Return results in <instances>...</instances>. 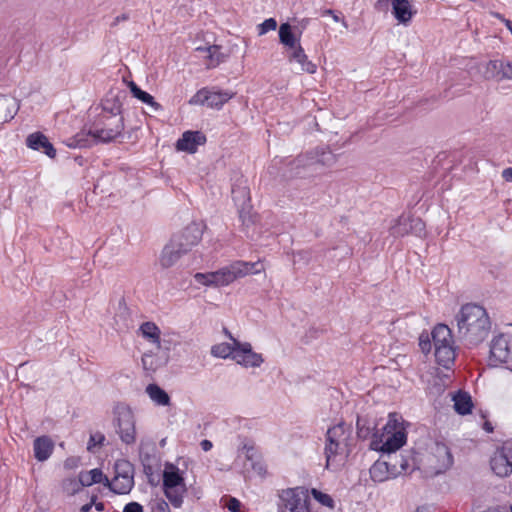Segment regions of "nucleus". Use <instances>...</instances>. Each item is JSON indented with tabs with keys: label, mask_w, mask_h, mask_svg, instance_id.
Returning a JSON list of instances; mask_svg holds the SVG:
<instances>
[{
	"label": "nucleus",
	"mask_w": 512,
	"mask_h": 512,
	"mask_svg": "<svg viewBox=\"0 0 512 512\" xmlns=\"http://www.w3.org/2000/svg\"><path fill=\"white\" fill-rule=\"evenodd\" d=\"M90 478L89 480H83L84 487L91 486L97 483H103V485L110 489L111 481L108 479L106 475L103 474L102 470L99 468H94L89 471Z\"/></svg>",
	"instance_id": "4c0bfd02"
},
{
	"label": "nucleus",
	"mask_w": 512,
	"mask_h": 512,
	"mask_svg": "<svg viewBox=\"0 0 512 512\" xmlns=\"http://www.w3.org/2000/svg\"><path fill=\"white\" fill-rule=\"evenodd\" d=\"M337 160V156L329 147H317L316 149L307 152L305 155H299L292 164L299 168L301 166H309L314 164H321L324 166H331Z\"/></svg>",
	"instance_id": "1a4fd4ad"
},
{
	"label": "nucleus",
	"mask_w": 512,
	"mask_h": 512,
	"mask_svg": "<svg viewBox=\"0 0 512 512\" xmlns=\"http://www.w3.org/2000/svg\"><path fill=\"white\" fill-rule=\"evenodd\" d=\"M406 440L407 434L404 429L390 433L383 432L381 435L375 432L371 439L370 448L384 454L396 453L406 443Z\"/></svg>",
	"instance_id": "423d86ee"
},
{
	"label": "nucleus",
	"mask_w": 512,
	"mask_h": 512,
	"mask_svg": "<svg viewBox=\"0 0 512 512\" xmlns=\"http://www.w3.org/2000/svg\"><path fill=\"white\" fill-rule=\"evenodd\" d=\"M208 51V59L210 63L208 64V68H214L218 66L220 63L224 62L228 57L227 54H224L221 51V46L219 45H211L207 48Z\"/></svg>",
	"instance_id": "e433bc0d"
},
{
	"label": "nucleus",
	"mask_w": 512,
	"mask_h": 512,
	"mask_svg": "<svg viewBox=\"0 0 512 512\" xmlns=\"http://www.w3.org/2000/svg\"><path fill=\"white\" fill-rule=\"evenodd\" d=\"M302 31H299L297 34L295 32V27H293L290 23L285 22L281 23L278 30L279 43L282 44L286 48V52L296 48L301 45Z\"/></svg>",
	"instance_id": "f3484780"
},
{
	"label": "nucleus",
	"mask_w": 512,
	"mask_h": 512,
	"mask_svg": "<svg viewBox=\"0 0 512 512\" xmlns=\"http://www.w3.org/2000/svg\"><path fill=\"white\" fill-rule=\"evenodd\" d=\"M310 494L321 505H323L325 507H328L330 509H334L335 508V501L333 500V498L329 494H326V493H324V492H322V491H320V490H318L316 488H312L310 490Z\"/></svg>",
	"instance_id": "a19ab883"
},
{
	"label": "nucleus",
	"mask_w": 512,
	"mask_h": 512,
	"mask_svg": "<svg viewBox=\"0 0 512 512\" xmlns=\"http://www.w3.org/2000/svg\"><path fill=\"white\" fill-rule=\"evenodd\" d=\"M141 360L144 370L151 372L156 371L157 365L155 364L154 356L152 353H144Z\"/></svg>",
	"instance_id": "8fccbe9b"
},
{
	"label": "nucleus",
	"mask_w": 512,
	"mask_h": 512,
	"mask_svg": "<svg viewBox=\"0 0 512 512\" xmlns=\"http://www.w3.org/2000/svg\"><path fill=\"white\" fill-rule=\"evenodd\" d=\"M311 500L309 497V491L303 487V494L301 496V505L299 510L302 512H310Z\"/></svg>",
	"instance_id": "864d4df0"
},
{
	"label": "nucleus",
	"mask_w": 512,
	"mask_h": 512,
	"mask_svg": "<svg viewBox=\"0 0 512 512\" xmlns=\"http://www.w3.org/2000/svg\"><path fill=\"white\" fill-rule=\"evenodd\" d=\"M207 87L198 90L188 101L190 105H206L207 106Z\"/></svg>",
	"instance_id": "49530a36"
},
{
	"label": "nucleus",
	"mask_w": 512,
	"mask_h": 512,
	"mask_svg": "<svg viewBox=\"0 0 512 512\" xmlns=\"http://www.w3.org/2000/svg\"><path fill=\"white\" fill-rule=\"evenodd\" d=\"M235 345H238V351H236L235 361L244 367H259L263 363V357L261 354L256 353L252 350V346L248 342H240L234 340Z\"/></svg>",
	"instance_id": "4468645a"
},
{
	"label": "nucleus",
	"mask_w": 512,
	"mask_h": 512,
	"mask_svg": "<svg viewBox=\"0 0 512 512\" xmlns=\"http://www.w3.org/2000/svg\"><path fill=\"white\" fill-rule=\"evenodd\" d=\"M387 460H384L383 462L387 465V469L392 476V478L397 477L401 474V469H399V462L398 458L399 455L396 453H390L386 454Z\"/></svg>",
	"instance_id": "79ce46f5"
},
{
	"label": "nucleus",
	"mask_w": 512,
	"mask_h": 512,
	"mask_svg": "<svg viewBox=\"0 0 512 512\" xmlns=\"http://www.w3.org/2000/svg\"><path fill=\"white\" fill-rule=\"evenodd\" d=\"M185 253L170 239L162 249L159 263L162 268L172 267Z\"/></svg>",
	"instance_id": "4be33fe9"
},
{
	"label": "nucleus",
	"mask_w": 512,
	"mask_h": 512,
	"mask_svg": "<svg viewBox=\"0 0 512 512\" xmlns=\"http://www.w3.org/2000/svg\"><path fill=\"white\" fill-rule=\"evenodd\" d=\"M34 457L40 461H46L54 450L53 440L46 435L37 437L33 442Z\"/></svg>",
	"instance_id": "5701e85b"
},
{
	"label": "nucleus",
	"mask_w": 512,
	"mask_h": 512,
	"mask_svg": "<svg viewBox=\"0 0 512 512\" xmlns=\"http://www.w3.org/2000/svg\"><path fill=\"white\" fill-rule=\"evenodd\" d=\"M123 512H143V506L138 502L132 501L124 506Z\"/></svg>",
	"instance_id": "13d9d810"
},
{
	"label": "nucleus",
	"mask_w": 512,
	"mask_h": 512,
	"mask_svg": "<svg viewBox=\"0 0 512 512\" xmlns=\"http://www.w3.org/2000/svg\"><path fill=\"white\" fill-rule=\"evenodd\" d=\"M79 464V459L76 458V457H68L65 461H64V468L65 469H74L78 466Z\"/></svg>",
	"instance_id": "680f3d73"
},
{
	"label": "nucleus",
	"mask_w": 512,
	"mask_h": 512,
	"mask_svg": "<svg viewBox=\"0 0 512 512\" xmlns=\"http://www.w3.org/2000/svg\"><path fill=\"white\" fill-rule=\"evenodd\" d=\"M104 440H105V436H104V434H102L100 432L90 435L87 449L89 451H91L93 446L103 445Z\"/></svg>",
	"instance_id": "603ef678"
},
{
	"label": "nucleus",
	"mask_w": 512,
	"mask_h": 512,
	"mask_svg": "<svg viewBox=\"0 0 512 512\" xmlns=\"http://www.w3.org/2000/svg\"><path fill=\"white\" fill-rule=\"evenodd\" d=\"M492 471L499 477H507L512 473V445L504 444L498 448L490 459Z\"/></svg>",
	"instance_id": "9b49d317"
},
{
	"label": "nucleus",
	"mask_w": 512,
	"mask_h": 512,
	"mask_svg": "<svg viewBox=\"0 0 512 512\" xmlns=\"http://www.w3.org/2000/svg\"><path fill=\"white\" fill-rule=\"evenodd\" d=\"M356 429L357 437L361 440H366L370 436L373 437L374 433H372V431L375 429V425L372 426L367 418L358 416L356 421Z\"/></svg>",
	"instance_id": "c9c22d12"
},
{
	"label": "nucleus",
	"mask_w": 512,
	"mask_h": 512,
	"mask_svg": "<svg viewBox=\"0 0 512 512\" xmlns=\"http://www.w3.org/2000/svg\"><path fill=\"white\" fill-rule=\"evenodd\" d=\"M502 80H512V61L504 63L503 62V69H502Z\"/></svg>",
	"instance_id": "bf43d9fd"
},
{
	"label": "nucleus",
	"mask_w": 512,
	"mask_h": 512,
	"mask_svg": "<svg viewBox=\"0 0 512 512\" xmlns=\"http://www.w3.org/2000/svg\"><path fill=\"white\" fill-rule=\"evenodd\" d=\"M114 326L118 331L128 330L131 325V313L126 304L125 298L122 297L118 302V308L114 315Z\"/></svg>",
	"instance_id": "a878e982"
},
{
	"label": "nucleus",
	"mask_w": 512,
	"mask_h": 512,
	"mask_svg": "<svg viewBox=\"0 0 512 512\" xmlns=\"http://www.w3.org/2000/svg\"><path fill=\"white\" fill-rule=\"evenodd\" d=\"M102 110V116H122V103L120 102L118 96L114 97L113 99H106L102 104Z\"/></svg>",
	"instance_id": "f704fd0d"
},
{
	"label": "nucleus",
	"mask_w": 512,
	"mask_h": 512,
	"mask_svg": "<svg viewBox=\"0 0 512 512\" xmlns=\"http://www.w3.org/2000/svg\"><path fill=\"white\" fill-rule=\"evenodd\" d=\"M206 141L207 138L203 132L188 130L177 140L176 149L178 151L194 154L197 151V147L204 145Z\"/></svg>",
	"instance_id": "2eb2a0df"
},
{
	"label": "nucleus",
	"mask_w": 512,
	"mask_h": 512,
	"mask_svg": "<svg viewBox=\"0 0 512 512\" xmlns=\"http://www.w3.org/2000/svg\"><path fill=\"white\" fill-rule=\"evenodd\" d=\"M477 69L485 80H495L497 82L502 81V60H489L480 62L477 65Z\"/></svg>",
	"instance_id": "6ab92c4d"
},
{
	"label": "nucleus",
	"mask_w": 512,
	"mask_h": 512,
	"mask_svg": "<svg viewBox=\"0 0 512 512\" xmlns=\"http://www.w3.org/2000/svg\"><path fill=\"white\" fill-rule=\"evenodd\" d=\"M207 107L220 109L225 103L235 96V93L229 90L220 91L215 88H207Z\"/></svg>",
	"instance_id": "bb28decb"
},
{
	"label": "nucleus",
	"mask_w": 512,
	"mask_h": 512,
	"mask_svg": "<svg viewBox=\"0 0 512 512\" xmlns=\"http://www.w3.org/2000/svg\"><path fill=\"white\" fill-rule=\"evenodd\" d=\"M162 488L171 505L175 508H180L183 504V496L187 492V487L183 472L176 465L169 462L165 464Z\"/></svg>",
	"instance_id": "7ed1b4c3"
},
{
	"label": "nucleus",
	"mask_w": 512,
	"mask_h": 512,
	"mask_svg": "<svg viewBox=\"0 0 512 512\" xmlns=\"http://www.w3.org/2000/svg\"><path fill=\"white\" fill-rule=\"evenodd\" d=\"M502 177L507 182H512V167L506 168L502 171Z\"/></svg>",
	"instance_id": "338daca9"
},
{
	"label": "nucleus",
	"mask_w": 512,
	"mask_h": 512,
	"mask_svg": "<svg viewBox=\"0 0 512 512\" xmlns=\"http://www.w3.org/2000/svg\"><path fill=\"white\" fill-rule=\"evenodd\" d=\"M251 467L254 471H256L260 475H263L266 473V469H265L264 465L259 461H252Z\"/></svg>",
	"instance_id": "e2e57ef3"
},
{
	"label": "nucleus",
	"mask_w": 512,
	"mask_h": 512,
	"mask_svg": "<svg viewBox=\"0 0 512 512\" xmlns=\"http://www.w3.org/2000/svg\"><path fill=\"white\" fill-rule=\"evenodd\" d=\"M20 108L16 98L0 94V124L11 121Z\"/></svg>",
	"instance_id": "aec40b11"
},
{
	"label": "nucleus",
	"mask_w": 512,
	"mask_h": 512,
	"mask_svg": "<svg viewBox=\"0 0 512 512\" xmlns=\"http://www.w3.org/2000/svg\"><path fill=\"white\" fill-rule=\"evenodd\" d=\"M128 87L133 97L141 102L151 106L154 111L162 110L161 104L155 101L154 97L148 92L142 90L134 81L128 83Z\"/></svg>",
	"instance_id": "c85d7f7f"
},
{
	"label": "nucleus",
	"mask_w": 512,
	"mask_h": 512,
	"mask_svg": "<svg viewBox=\"0 0 512 512\" xmlns=\"http://www.w3.org/2000/svg\"><path fill=\"white\" fill-rule=\"evenodd\" d=\"M512 360V337L503 333L495 336L490 345L489 362L492 366Z\"/></svg>",
	"instance_id": "0eeeda50"
},
{
	"label": "nucleus",
	"mask_w": 512,
	"mask_h": 512,
	"mask_svg": "<svg viewBox=\"0 0 512 512\" xmlns=\"http://www.w3.org/2000/svg\"><path fill=\"white\" fill-rule=\"evenodd\" d=\"M226 507L230 512H240L242 503L235 497H229Z\"/></svg>",
	"instance_id": "6e6d98bb"
},
{
	"label": "nucleus",
	"mask_w": 512,
	"mask_h": 512,
	"mask_svg": "<svg viewBox=\"0 0 512 512\" xmlns=\"http://www.w3.org/2000/svg\"><path fill=\"white\" fill-rule=\"evenodd\" d=\"M146 393L158 405L167 406L170 404V396L158 384L151 383L146 387Z\"/></svg>",
	"instance_id": "7c9ffc66"
},
{
	"label": "nucleus",
	"mask_w": 512,
	"mask_h": 512,
	"mask_svg": "<svg viewBox=\"0 0 512 512\" xmlns=\"http://www.w3.org/2000/svg\"><path fill=\"white\" fill-rule=\"evenodd\" d=\"M390 5L392 6V0H377L375 9L380 12H387Z\"/></svg>",
	"instance_id": "052dcab7"
},
{
	"label": "nucleus",
	"mask_w": 512,
	"mask_h": 512,
	"mask_svg": "<svg viewBox=\"0 0 512 512\" xmlns=\"http://www.w3.org/2000/svg\"><path fill=\"white\" fill-rule=\"evenodd\" d=\"M194 278L196 281H202L203 278H209V280H210L209 282L212 283L214 286H222L219 282L222 280L219 270L215 271V272L206 273V274L196 273Z\"/></svg>",
	"instance_id": "a18cd8bd"
},
{
	"label": "nucleus",
	"mask_w": 512,
	"mask_h": 512,
	"mask_svg": "<svg viewBox=\"0 0 512 512\" xmlns=\"http://www.w3.org/2000/svg\"><path fill=\"white\" fill-rule=\"evenodd\" d=\"M237 209L239 213V219L241 220L243 226L249 227L255 223V216L251 213V205L240 206L237 207Z\"/></svg>",
	"instance_id": "37998d69"
},
{
	"label": "nucleus",
	"mask_w": 512,
	"mask_h": 512,
	"mask_svg": "<svg viewBox=\"0 0 512 512\" xmlns=\"http://www.w3.org/2000/svg\"><path fill=\"white\" fill-rule=\"evenodd\" d=\"M221 275V285H228L238 277H243L248 274L260 272L258 263L237 261L232 263L229 267H224L219 270Z\"/></svg>",
	"instance_id": "ddd939ff"
},
{
	"label": "nucleus",
	"mask_w": 512,
	"mask_h": 512,
	"mask_svg": "<svg viewBox=\"0 0 512 512\" xmlns=\"http://www.w3.org/2000/svg\"><path fill=\"white\" fill-rule=\"evenodd\" d=\"M151 508L152 512H171L169 504L162 498L157 499Z\"/></svg>",
	"instance_id": "5fc2aeb1"
},
{
	"label": "nucleus",
	"mask_w": 512,
	"mask_h": 512,
	"mask_svg": "<svg viewBox=\"0 0 512 512\" xmlns=\"http://www.w3.org/2000/svg\"><path fill=\"white\" fill-rule=\"evenodd\" d=\"M431 337L435 348L453 345L452 332L445 324H437L431 332Z\"/></svg>",
	"instance_id": "cd10ccee"
},
{
	"label": "nucleus",
	"mask_w": 512,
	"mask_h": 512,
	"mask_svg": "<svg viewBox=\"0 0 512 512\" xmlns=\"http://www.w3.org/2000/svg\"><path fill=\"white\" fill-rule=\"evenodd\" d=\"M140 331L144 338L148 339L152 343L156 344L157 347H160L161 344V331L159 327L154 322H144L140 326Z\"/></svg>",
	"instance_id": "2f4dec72"
},
{
	"label": "nucleus",
	"mask_w": 512,
	"mask_h": 512,
	"mask_svg": "<svg viewBox=\"0 0 512 512\" xmlns=\"http://www.w3.org/2000/svg\"><path fill=\"white\" fill-rule=\"evenodd\" d=\"M400 429H404V428L401 426V423L396 418V414L395 413L390 414L387 423L383 427V432L390 433L393 431H398Z\"/></svg>",
	"instance_id": "09e8293b"
},
{
	"label": "nucleus",
	"mask_w": 512,
	"mask_h": 512,
	"mask_svg": "<svg viewBox=\"0 0 512 512\" xmlns=\"http://www.w3.org/2000/svg\"><path fill=\"white\" fill-rule=\"evenodd\" d=\"M370 477L374 482H384L392 476L390 475L387 465L383 461H376L370 468Z\"/></svg>",
	"instance_id": "72a5a7b5"
},
{
	"label": "nucleus",
	"mask_w": 512,
	"mask_h": 512,
	"mask_svg": "<svg viewBox=\"0 0 512 512\" xmlns=\"http://www.w3.org/2000/svg\"><path fill=\"white\" fill-rule=\"evenodd\" d=\"M26 145L30 149L42 151L51 159L56 157V149L42 132L38 131L28 135Z\"/></svg>",
	"instance_id": "dca6fc26"
},
{
	"label": "nucleus",
	"mask_w": 512,
	"mask_h": 512,
	"mask_svg": "<svg viewBox=\"0 0 512 512\" xmlns=\"http://www.w3.org/2000/svg\"><path fill=\"white\" fill-rule=\"evenodd\" d=\"M435 358L439 365L449 369L454 364L455 360V349L453 345L437 346V348H435Z\"/></svg>",
	"instance_id": "c756f323"
},
{
	"label": "nucleus",
	"mask_w": 512,
	"mask_h": 512,
	"mask_svg": "<svg viewBox=\"0 0 512 512\" xmlns=\"http://www.w3.org/2000/svg\"><path fill=\"white\" fill-rule=\"evenodd\" d=\"M200 446L203 449V451L207 452L212 449L213 444L210 440L204 439L201 441Z\"/></svg>",
	"instance_id": "774afa93"
},
{
	"label": "nucleus",
	"mask_w": 512,
	"mask_h": 512,
	"mask_svg": "<svg viewBox=\"0 0 512 512\" xmlns=\"http://www.w3.org/2000/svg\"><path fill=\"white\" fill-rule=\"evenodd\" d=\"M452 400L454 402V410L457 414L462 416L471 414L474 403L472 401L471 395L468 392L464 390H458L453 394Z\"/></svg>",
	"instance_id": "393cba45"
},
{
	"label": "nucleus",
	"mask_w": 512,
	"mask_h": 512,
	"mask_svg": "<svg viewBox=\"0 0 512 512\" xmlns=\"http://www.w3.org/2000/svg\"><path fill=\"white\" fill-rule=\"evenodd\" d=\"M398 462H399V469H401V474H402L409 467L408 460L405 459L402 455H399Z\"/></svg>",
	"instance_id": "69168bd1"
},
{
	"label": "nucleus",
	"mask_w": 512,
	"mask_h": 512,
	"mask_svg": "<svg viewBox=\"0 0 512 512\" xmlns=\"http://www.w3.org/2000/svg\"><path fill=\"white\" fill-rule=\"evenodd\" d=\"M238 350V345H235V343H220L212 346L211 354L214 357L223 359L231 357L233 360H235L236 351Z\"/></svg>",
	"instance_id": "473e14b6"
},
{
	"label": "nucleus",
	"mask_w": 512,
	"mask_h": 512,
	"mask_svg": "<svg viewBox=\"0 0 512 512\" xmlns=\"http://www.w3.org/2000/svg\"><path fill=\"white\" fill-rule=\"evenodd\" d=\"M203 230L200 224L192 222L183 230L175 233L170 238L185 254L191 251L192 247L197 245L202 238Z\"/></svg>",
	"instance_id": "9d476101"
},
{
	"label": "nucleus",
	"mask_w": 512,
	"mask_h": 512,
	"mask_svg": "<svg viewBox=\"0 0 512 512\" xmlns=\"http://www.w3.org/2000/svg\"><path fill=\"white\" fill-rule=\"evenodd\" d=\"M432 342L428 332H422L419 336V346L423 353H429L432 348Z\"/></svg>",
	"instance_id": "3c124183"
},
{
	"label": "nucleus",
	"mask_w": 512,
	"mask_h": 512,
	"mask_svg": "<svg viewBox=\"0 0 512 512\" xmlns=\"http://www.w3.org/2000/svg\"><path fill=\"white\" fill-rule=\"evenodd\" d=\"M113 425L121 441L126 445H132L136 441L135 416L128 405L117 404L113 410Z\"/></svg>",
	"instance_id": "20e7f679"
},
{
	"label": "nucleus",
	"mask_w": 512,
	"mask_h": 512,
	"mask_svg": "<svg viewBox=\"0 0 512 512\" xmlns=\"http://www.w3.org/2000/svg\"><path fill=\"white\" fill-rule=\"evenodd\" d=\"M246 183L241 177L232 185L231 194L236 207L251 205L250 190Z\"/></svg>",
	"instance_id": "b1692460"
},
{
	"label": "nucleus",
	"mask_w": 512,
	"mask_h": 512,
	"mask_svg": "<svg viewBox=\"0 0 512 512\" xmlns=\"http://www.w3.org/2000/svg\"><path fill=\"white\" fill-rule=\"evenodd\" d=\"M115 476L111 481L110 491L115 494H128L133 489L135 467L127 459H118L114 463Z\"/></svg>",
	"instance_id": "39448f33"
},
{
	"label": "nucleus",
	"mask_w": 512,
	"mask_h": 512,
	"mask_svg": "<svg viewBox=\"0 0 512 512\" xmlns=\"http://www.w3.org/2000/svg\"><path fill=\"white\" fill-rule=\"evenodd\" d=\"M286 58L290 63L296 62L300 64L301 70L309 74H314L317 70L316 64L308 59L303 47L301 45L286 52Z\"/></svg>",
	"instance_id": "412c9836"
},
{
	"label": "nucleus",
	"mask_w": 512,
	"mask_h": 512,
	"mask_svg": "<svg viewBox=\"0 0 512 512\" xmlns=\"http://www.w3.org/2000/svg\"><path fill=\"white\" fill-rule=\"evenodd\" d=\"M130 19V16L129 14L127 13H123L119 16H117L114 21L111 23V27H115L117 26L120 22H124V21H128Z\"/></svg>",
	"instance_id": "0e129e2a"
},
{
	"label": "nucleus",
	"mask_w": 512,
	"mask_h": 512,
	"mask_svg": "<svg viewBox=\"0 0 512 512\" xmlns=\"http://www.w3.org/2000/svg\"><path fill=\"white\" fill-rule=\"evenodd\" d=\"M429 468L435 473L440 474L448 470L453 465V456L450 448L442 442H436L430 455L427 457Z\"/></svg>",
	"instance_id": "6e6552de"
},
{
	"label": "nucleus",
	"mask_w": 512,
	"mask_h": 512,
	"mask_svg": "<svg viewBox=\"0 0 512 512\" xmlns=\"http://www.w3.org/2000/svg\"><path fill=\"white\" fill-rule=\"evenodd\" d=\"M276 28H277V21L274 18H268L257 26L258 35L262 36L269 31L275 30Z\"/></svg>",
	"instance_id": "de8ad7c7"
},
{
	"label": "nucleus",
	"mask_w": 512,
	"mask_h": 512,
	"mask_svg": "<svg viewBox=\"0 0 512 512\" xmlns=\"http://www.w3.org/2000/svg\"><path fill=\"white\" fill-rule=\"evenodd\" d=\"M124 130L123 116H102L92 124L86 132L80 131L65 143L70 148H89L97 143H110L122 135Z\"/></svg>",
	"instance_id": "f03ea898"
},
{
	"label": "nucleus",
	"mask_w": 512,
	"mask_h": 512,
	"mask_svg": "<svg viewBox=\"0 0 512 512\" xmlns=\"http://www.w3.org/2000/svg\"><path fill=\"white\" fill-rule=\"evenodd\" d=\"M409 221H410L409 222L410 233H413L419 237H421L422 235H425L426 226L421 218L409 216Z\"/></svg>",
	"instance_id": "c03bdc74"
},
{
	"label": "nucleus",
	"mask_w": 512,
	"mask_h": 512,
	"mask_svg": "<svg viewBox=\"0 0 512 512\" xmlns=\"http://www.w3.org/2000/svg\"><path fill=\"white\" fill-rule=\"evenodd\" d=\"M458 333L464 344L476 347L489 335L491 321L486 309L475 303L464 304L456 315Z\"/></svg>",
	"instance_id": "f257e3e1"
},
{
	"label": "nucleus",
	"mask_w": 512,
	"mask_h": 512,
	"mask_svg": "<svg viewBox=\"0 0 512 512\" xmlns=\"http://www.w3.org/2000/svg\"><path fill=\"white\" fill-rule=\"evenodd\" d=\"M345 440V424L343 422L327 430L325 445L326 467L329 466L332 457L341 453V444Z\"/></svg>",
	"instance_id": "f8f14e48"
},
{
	"label": "nucleus",
	"mask_w": 512,
	"mask_h": 512,
	"mask_svg": "<svg viewBox=\"0 0 512 512\" xmlns=\"http://www.w3.org/2000/svg\"><path fill=\"white\" fill-rule=\"evenodd\" d=\"M62 490L69 496L78 493L84 487L83 481L76 478H67L62 481Z\"/></svg>",
	"instance_id": "ea45409f"
},
{
	"label": "nucleus",
	"mask_w": 512,
	"mask_h": 512,
	"mask_svg": "<svg viewBox=\"0 0 512 512\" xmlns=\"http://www.w3.org/2000/svg\"><path fill=\"white\" fill-rule=\"evenodd\" d=\"M417 13L409 0H392V14L403 25H408Z\"/></svg>",
	"instance_id": "a211bd4d"
},
{
	"label": "nucleus",
	"mask_w": 512,
	"mask_h": 512,
	"mask_svg": "<svg viewBox=\"0 0 512 512\" xmlns=\"http://www.w3.org/2000/svg\"><path fill=\"white\" fill-rule=\"evenodd\" d=\"M242 450L245 451V456L247 460H249L250 462L255 461V458H257V451L253 446L244 444Z\"/></svg>",
	"instance_id": "4d7b16f0"
},
{
	"label": "nucleus",
	"mask_w": 512,
	"mask_h": 512,
	"mask_svg": "<svg viewBox=\"0 0 512 512\" xmlns=\"http://www.w3.org/2000/svg\"><path fill=\"white\" fill-rule=\"evenodd\" d=\"M409 222V216L401 215L397 219V223L390 228L391 235L394 237H402L410 233Z\"/></svg>",
	"instance_id": "58836bf2"
}]
</instances>
